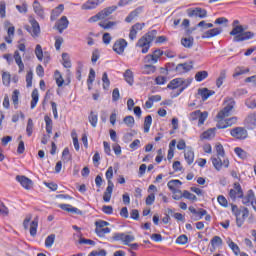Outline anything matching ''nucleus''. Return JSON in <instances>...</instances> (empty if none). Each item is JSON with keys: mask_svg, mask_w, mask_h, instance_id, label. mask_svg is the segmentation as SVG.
Wrapping results in <instances>:
<instances>
[{"mask_svg": "<svg viewBox=\"0 0 256 256\" xmlns=\"http://www.w3.org/2000/svg\"><path fill=\"white\" fill-rule=\"evenodd\" d=\"M233 107H235V100L230 99L229 103L220 112H218L217 119H220V121L216 124L217 129H227V127H231L237 123V117H232L223 121L225 117H229V115H231Z\"/></svg>", "mask_w": 256, "mask_h": 256, "instance_id": "nucleus-1", "label": "nucleus"}, {"mask_svg": "<svg viewBox=\"0 0 256 256\" xmlns=\"http://www.w3.org/2000/svg\"><path fill=\"white\" fill-rule=\"evenodd\" d=\"M192 82L193 79L191 78H175L168 83L167 89H170L171 91L178 89L176 92H172L171 95L173 98L179 97V95H181V93H183V91H185V89H187Z\"/></svg>", "mask_w": 256, "mask_h": 256, "instance_id": "nucleus-2", "label": "nucleus"}, {"mask_svg": "<svg viewBox=\"0 0 256 256\" xmlns=\"http://www.w3.org/2000/svg\"><path fill=\"white\" fill-rule=\"evenodd\" d=\"M216 152L217 157H212V165L214 169H216V171H221L223 167H225V169L229 168V159H221L225 157V149L223 148V145H216Z\"/></svg>", "mask_w": 256, "mask_h": 256, "instance_id": "nucleus-3", "label": "nucleus"}, {"mask_svg": "<svg viewBox=\"0 0 256 256\" xmlns=\"http://www.w3.org/2000/svg\"><path fill=\"white\" fill-rule=\"evenodd\" d=\"M230 35L234 37L233 38L234 43H241V41H249V39H253V37H255V33L251 31L245 32V28H243L242 25L233 26V29L230 32Z\"/></svg>", "mask_w": 256, "mask_h": 256, "instance_id": "nucleus-4", "label": "nucleus"}, {"mask_svg": "<svg viewBox=\"0 0 256 256\" xmlns=\"http://www.w3.org/2000/svg\"><path fill=\"white\" fill-rule=\"evenodd\" d=\"M156 37L157 30H151L138 40L136 47H141V53L143 54L149 53V49H151V43H153Z\"/></svg>", "mask_w": 256, "mask_h": 256, "instance_id": "nucleus-5", "label": "nucleus"}, {"mask_svg": "<svg viewBox=\"0 0 256 256\" xmlns=\"http://www.w3.org/2000/svg\"><path fill=\"white\" fill-rule=\"evenodd\" d=\"M232 213L236 217L237 227H243L245 219L249 217V208L243 207L242 210L235 204H231Z\"/></svg>", "mask_w": 256, "mask_h": 256, "instance_id": "nucleus-6", "label": "nucleus"}, {"mask_svg": "<svg viewBox=\"0 0 256 256\" xmlns=\"http://www.w3.org/2000/svg\"><path fill=\"white\" fill-rule=\"evenodd\" d=\"M3 59L7 61L8 65H12L14 59L16 65H18V73H23V71H25V64L23 63V58H21V53H19V50H16L14 55L4 54Z\"/></svg>", "mask_w": 256, "mask_h": 256, "instance_id": "nucleus-7", "label": "nucleus"}, {"mask_svg": "<svg viewBox=\"0 0 256 256\" xmlns=\"http://www.w3.org/2000/svg\"><path fill=\"white\" fill-rule=\"evenodd\" d=\"M29 23L31 26L26 25L24 26V29H26V31L30 33L31 37H33L34 39H37V37L41 35V26L39 25V22H37L35 18H30Z\"/></svg>", "mask_w": 256, "mask_h": 256, "instance_id": "nucleus-8", "label": "nucleus"}, {"mask_svg": "<svg viewBox=\"0 0 256 256\" xmlns=\"http://www.w3.org/2000/svg\"><path fill=\"white\" fill-rule=\"evenodd\" d=\"M111 240L122 243L123 245H129V243H133V241H135V236L125 234L123 232H115L112 235Z\"/></svg>", "mask_w": 256, "mask_h": 256, "instance_id": "nucleus-9", "label": "nucleus"}, {"mask_svg": "<svg viewBox=\"0 0 256 256\" xmlns=\"http://www.w3.org/2000/svg\"><path fill=\"white\" fill-rule=\"evenodd\" d=\"M231 137H234V139H238L239 141H243L247 139L249 133L247 132V129L243 127H235L230 130Z\"/></svg>", "mask_w": 256, "mask_h": 256, "instance_id": "nucleus-10", "label": "nucleus"}, {"mask_svg": "<svg viewBox=\"0 0 256 256\" xmlns=\"http://www.w3.org/2000/svg\"><path fill=\"white\" fill-rule=\"evenodd\" d=\"M229 197L232 201H236L237 199H241L243 197V188L239 182H235L233 184V188L229 191Z\"/></svg>", "mask_w": 256, "mask_h": 256, "instance_id": "nucleus-11", "label": "nucleus"}, {"mask_svg": "<svg viewBox=\"0 0 256 256\" xmlns=\"http://www.w3.org/2000/svg\"><path fill=\"white\" fill-rule=\"evenodd\" d=\"M161 57H163V51L161 49H156L152 54H148L144 57V63L155 64Z\"/></svg>", "mask_w": 256, "mask_h": 256, "instance_id": "nucleus-12", "label": "nucleus"}, {"mask_svg": "<svg viewBox=\"0 0 256 256\" xmlns=\"http://www.w3.org/2000/svg\"><path fill=\"white\" fill-rule=\"evenodd\" d=\"M188 17H199V19H205L207 17V10L203 8H189L187 10Z\"/></svg>", "mask_w": 256, "mask_h": 256, "instance_id": "nucleus-13", "label": "nucleus"}, {"mask_svg": "<svg viewBox=\"0 0 256 256\" xmlns=\"http://www.w3.org/2000/svg\"><path fill=\"white\" fill-rule=\"evenodd\" d=\"M127 40L120 38L115 41L113 45V51L117 53V55H123L125 53V49L127 48Z\"/></svg>", "mask_w": 256, "mask_h": 256, "instance_id": "nucleus-14", "label": "nucleus"}, {"mask_svg": "<svg viewBox=\"0 0 256 256\" xmlns=\"http://www.w3.org/2000/svg\"><path fill=\"white\" fill-rule=\"evenodd\" d=\"M16 181H18V183H20V185H22V187L24 189H31V187H33V180L32 179H29L28 177L26 176H23V175H17L16 176Z\"/></svg>", "mask_w": 256, "mask_h": 256, "instance_id": "nucleus-15", "label": "nucleus"}, {"mask_svg": "<svg viewBox=\"0 0 256 256\" xmlns=\"http://www.w3.org/2000/svg\"><path fill=\"white\" fill-rule=\"evenodd\" d=\"M244 125L249 130L256 129V113L249 114L244 121Z\"/></svg>", "mask_w": 256, "mask_h": 256, "instance_id": "nucleus-16", "label": "nucleus"}, {"mask_svg": "<svg viewBox=\"0 0 256 256\" xmlns=\"http://www.w3.org/2000/svg\"><path fill=\"white\" fill-rule=\"evenodd\" d=\"M221 33H223V28H213L204 32V34L202 35V39H211L212 37H217V35H221Z\"/></svg>", "mask_w": 256, "mask_h": 256, "instance_id": "nucleus-17", "label": "nucleus"}, {"mask_svg": "<svg viewBox=\"0 0 256 256\" xmlns=\"http://www.w3.org/2000/svg\"><path fill=\"white\" fill-rule=\"evenodd\" d=\"M55 27L58 29L59 33H63L67 27H69V20L67 16H62L57 22Z\"/></svg>", "mask_w": 256, "mask_h": 256, "instance_id": "nucleus-18", "label": "nucleus"}, {"mask_svg": "<svg viewBox=\"0 0 256 256\" xmlns=\"http://www.w3.org/2000/svg\"><path fill=\"white\" fill-rule=\"evenodd\" d=\"M191 69H193V65L189 63L178 64L175 67V71L176 73H178V75H183V73H189Z\"/></svg>", "mask_w": 256, "mask_h": 256, "instance_id": "nucleus-19", "label": "nucleus"}, {"mask_svg": "<svg viewBox=\"0 0 256 256\" xmlns=\"http://www.w3.org/2000/svg\"><path fill=\"white\" fill-rule=\"evenodd\" d=\"M113 187H115V184H113V181H109V184L103 195V201L105 203H109V201H111V195H113Z\"/></svg>", "mask_w": 256, "mask_h": 256, "instance_id": "nucleus-20", "label": "nucleus"}, {"mask_svg": "<svg viewBox=\"0 0 256 256\" xmlns=\"http://www.w3.org/2000/svg\"><path fill=\"white\" fill-rule=\"evenodd\" d=\"M198 95H200L202 101H207L212 95H215V91L208 88H200L198 89Z\"/></svg>", "mask_w": 256, "mask_h": 256, "instance_id": "nucleus-21", "label": "nucleus"}, {"mask_svg": "<svg viewBox=\"0 0 256 256\" xmlns=\"http://www.w3.org/2000/svg\"><path fill=\"white\" fill-rule=\"evenodd\" d=\"M99 3L97 0H88L84 4H82L81 9L83 11H91L92 9H97L99 7Z\"/></svg>", "mask_w": 256, "mask_h": 256, "instance_id": "nucleus-22", "label": "nucleus"}, {"mask_svg": "<svg viewBox=\"0 0 256 256\" xmlns=\"http://www.w3.org/2000/svg\"><path fill=\"white\" fill-rule=\"evenodd\" d=\"M33 10L40 19H45V10H43V6H41L39 1L36 0L33 2Z\"/></svg>", "mask_w": 256, "mask_h": 256, "instance_id": "nucleus-23", "label": "nucleus"}, {"mask_svg": "<svg viewBox=\"0 0 256 256\" xmlns=\"http://www.w3.org/2000/svg\"><path fill=\"white\" fill-rule=\"evenodd\" d=\"M242 199V204L243 205H249L254 199H255V192L253 190H248L247 194H243V197H240Z\"/></svg>", "mask_w": 256, "mask_h": 256, "instance_id": "nucleus-24", "label": "nucleus"}, {"mask_svg": "<svg viewBox=\"0 0 256 256\" xmlns=\"http://www.w3.org/2000/svg\"><path fill=\"white\" fill-rule=\"evenodd\" d=\"M59 208L62 209V211H67L68 213H75L76 215H81V210L73 207L70 204H60Z\"/></svg>", "mask_w": 256, "mask_h": 256, "instance_id": "nucleus-25", "label": "nucleus"}, {"mask_svg": "<svg viewBox=\"0 0 256 256\" xmlns=\"http://www.w3.org/2000/svg\"><path fill=\"white\" fill-rule=\"evenodd\" d=\"M65 9V6L63 4L58 5L54 10H52L50 19L51 21H57V18L59 15L63 13V10Z\"/></svg>", "mask_w": 256, "mask_h": 256, "instance_id": "nucleus-26", "label": "nucleus"}, {"mask_svg": "<svg viewBox=\"0 0 256 256\" xmlns=\"http://www.w3.org/2000/svg\"><path fill=\"white\" fill-rule=\"evenodd\" d=\"M184 158L186 163L189 165H192V163L195 161V152H193V149L188 148L184 152Z\"/></svg>", "mask_w": 256, "mask_h": 256, "instance_id": "nucleus-27", "label": "nucleus"}, {"mask_svg": "<svg viewBox=\"0 0 256 256\" xmlns=\"http://www.w3.org/2000/svg\"><path fill=\"white\" fill-rule=\"evenodd\" d=\"M123 77L128 85L133 86V83H135V76L133 75V71H131V69H127L124 72Z\"/></svg>", "mask_w": 256, "mask_h": 256, "instance_id": "nucleus-28", "label": "nucleus"}, {"mask_svg": "<svg viewBox=\"0 0 256 256\" xmlns=\"http://www.w3.org/2000/svg\"><path fill=\"white\" fill-rule=\"evenodd\" d=\"M116 9H117V6H109L101 10L100 15L102 16V19H107L109 15H113Z\"/></svg>", "mask_w": 256, "mask_h": 256, "instance_id": "nucleus-29", "label": "nucleus"}, {"mask_svg": "<svg viewBox=\"0 0 256 256\" xmlns=\"http://www.w3.org/2000/svg\"><path fill=\"white\" fill-rule=\"evenodd\" d=\"M31 98L30 108L35 109L37 103H39V90H37V88L32 91Z\"/></svg>", "mask_w": 256, "mask_h": 256, "instance_id": "nucleus-30", "label": "nucleus"}, {"mask_svg": "<svg viewBox=\"0 0 256 256\" xmlns=\"http://www.w3.org/2000/svg\"><path fill=\"white\" fill-rule=\"evenodd\" d=\"M249 68H245L243 66H237L235 69H234V73L232 75V77L235 79L241 75H245L247 73H249Z\"/></svg>", "mask_w": 256, "mask_h": 256, "instance_id": "nucleus-31", "label": "nucleus"}, {"mask_svg": "<svg viewBox=\"0 0 256 256\" xmlns=\"http://www.w3.org/2000/svg\"><path fill=\"white\" fill-rule=\"evenodd\" d=\"M181 185H183V182H181L180 180H170L167 183L168 189H170V191H172V192L179 191V189H177V187H181Z\"/></svg>", "mask_w": 256, "mask_h": 256, "instance_id": "nucleus-32", "label": "nucleus"}, {"mask_svg": "<svg viewBox=\"0 0 256 256\" xmlns=\"http://www.w3.org/2000/svg\"><path fill=\"white\" fill-rule=\"evenodd\" d=\"M155 71H157V67L153 66L151 63L144 65L142 68L143 75H152Z\"/></svg>", "mask_w": 256, "mask_h": 256, "instance_id": "nucleus-33", "label": "nucleus"}, {"mask_svg": "<svg viewBox=\"0 0 256 256\" xmlns=\"http://www.w3.org/2000/svg\"><path fill=\"white\" fill-rule=\"evenodd\" d=\"M37 227H39V218H34V221L30 223V235L35 237L37 235Z\"/></svg>", "mask_w": 256, "mask_h": 256, "instance_id": "nucleus-34", "label": "nucleus"}, {"mask_svg": "<svg viewBox=\"0 0 256 256\" xmlns=\"http://www.w3.org/2000/svg\"><path fill=\"white\" fill-rule=\"evenodd\" d=\"M207 77H209V72L203 70V71H199L195 74V80L198 83H201V81H205V79H207Z\"/></svg>", "mask_w": 256, "mask_h": 256, "instance_id": "nucleus-35", "label": "nucleus"}, {"mask_svg": "<svg viewBox=\"0 0 256 256\" xmlns=\"http://www.w3.org/2000/svg\"><path fill=\"white\" fill-rule=\"evenodd\" d=\"M215 131H217L216 128H210L202 133L201 139H213L215 137Z\"/></svg>", "mask_w": 256, "mask_h": 256, "instance_id": "nucleus-36", "label": "nucleus"}, {"mask_svg": "<svg viewBox=\"0 0 256 256\" xmlns=\"http://www.w3.org/2000/svg\"><path fill=\"white\" fill-rule=\"evenodd\" d=\"M152 123L153 117H151V115L146 116L144 120V133H149Z\"/></svg>", "mask_w": 256, "mask_h": 256, "instance_id": "nucleus-37", "label": "nucleus"}, {"mask_svg": "<svg viewBox=\"0 0 256 256\" xmlns=\"http://www.w3.org/2000/svg\"><path fill=\"white\" fill-rule=\"evenodd\" d=\"M193 43H194L193 37L181 39V45H183V47H185L186 49H191V47H193Z\"/></svg>", "mask_w": 256, "mask_h": 256, "instance_id": "nucleus-38", "label": "nucleus"}, {"mask_svg": "<svg viewBox=\"0 0 256 256\" xmlns=\"http://www.w3.org/2000/svg\"><path fill=\"white\" fill-rule=\"evenodd\" d=\"M62 65L65 69H71V59L69 58V54L62 53Z\"/></svg>", "mask_w": 256, "mask_h": 256, "instance_id": "nucleus-39", "label": "nucleus"}, {"mask_svg": "<svg viewBox=\"0 0 256 256\" xmlns=\"http://www.w3.org/2000/svg\"><path fill=\"white\" fill-rule=\"evenodd\" d=\"M2 83L5 87H9L11 85V73L3 72L2 73Z\"/></svg>", "mask_w": 256, "mask_h": 256, "instance_id": "nucleus-40", "label": "nucleus"}, {"mask_svg": "<svg viewBox=\"0 0 256 256\" xmlns=\"http://www.w3.org/2000/svg\"><path fill=\"white\" fill-rule=\"evenodd\" d=\"M95 233L98 237H105L108 233H111V228H95Z\"/></svg>", "mask_w": 256, "mask_h": 256, "instance_id": "nucleus-41", "label": "nucleus"}, {"mask_svg": "<svg viewBox=\"0 0 256 256\" xmlns=\"http://www.w3.org/2000/svg\"><path fill=\"white\" fill-rule=\"evenodd\" d=\"M89 123L92 127H97L98 115L95 112L91 111L88 116Z\"/></svg>", "mask_w": 256, "mask_h": 256, "instance_id": "nucleus-42", "label": "nucleus"}, {"mask_svg": "<svg viewBox=\"0 0 256 256\" xmlns=\"http://www.w3.org/2000/svg\"><path fill=\"white\" fill-rule=\"evenodd\" d=\"M123 123H125L126 126L133 128L135 126V118L131 115L124 117Z\"/></svg>", "mask_w": 256, "mask_h": 256, "instance_id": "nucleus-43", "label": "nucleus"}, {"mask_svg": "<svg viewBox=\"0 0 256 256\" xmlns=\"http://www.w3.org/2000/svg\"><path fill=\"white\" fill-rule=\"evenodd\" d=\"M55 78H56V84L58 87H63V83H65V80L63 79V76L61 75V72L59 70H56L55 73Z\"/></svg>", "mask_w": 256, "mask_h": 256, "instance_id": "nucleus-44", "label": "nucleus"}, {"mask_svg": "<svg viewBox=\"0 0 256 256\" xmlns=\"http://www.w3.org/2000/svg\"><path fill=\"white\" fill-rule=\"evenodd\" d=\"M53 243H55V234H50L45 239V247L50 249V247H53Z\"/></svg>", "mask_w": 256, "mask_h": 256, "instance_id": "nucleus-45", "label": "nucleus"}, {"mask_svg": "<svg viewBox=\"0 0 256 256\" xmlns=\"http://www.w3.org/2000/svg\"><path fill=\"white\" fill-rule=\"evenodd\" d=\"M226 77H227V73L225 72V70H222L220 72V76L216 80V86L218 88L221 87V85H223V82L225 81Z\"/></svg>", "mask_w": 256, "mask_h": 256, "instance_id": "nucleus-46", "label": "nucleus"}, {"mask_svg": "<svg viewBox=\"0 0 256 256\" xmlns=\"http://www.w3.org/2000/svg\"><path fill=\"white\" fill-rule=\"evenodd\" d=\"M139 16V9H135L134 11L130 12L129 15L125 18L126 23H131L135 17Z\"/></svg>", "mask_w": 256, "mask_h": 256, "instance_id": "nucleus-47", "label": "nucleus"}, {"mask_svg": "<svg viewBox=\"0 0 256 256\" xmlns=\"http://www.w3.org/2000/svg\"><path fill=\"white\" fill-rule=\"evenodd\" d=\"M33 127H34L33 119L29 118L26 126V133L28 137H31L33 135Z\"/></svg>", "mask_w": 256, "mask_h": 256, "instance_id": "nucleus-48", "label": "nucleus"}, {"mask_svg": "<svg viewBox=\"0 0 256 256\" xmlns=\"http://www.w3.org/2000/svg\"><path fill=\"white\" fill-rule=\"evenodd\" d=\"M211 245L212 247H221V245H223V239H221L219 236H214L211 239Z\"/></svg>", "mask_w": 256, "mask_h": 256, "instance_id": "nucleus-49", "label": "nucleus"}, {"mask_svg": "<svg viewBox=\"0 0 256 256\" xmlns=\"http://www.w3.org/2000/svg\"><path fill=\"white\" fill-rule=\"evenodd\" d=\"M235 154L240 157V159H247V152L245 150H243L240 147H236L234 149Z\"/></svg>", "mask_w": 256, "mask_h": 256, "instance_id": "nucleus-50", "label": "nucleus"}, {"mask_svg": "<svg viewBox=\"0 0 256 256\" xmlns=\"http://www.w3.org/2000/svg\"><path fill=\"white\" fill-rule=\"evenodd\" d=\"M102 81H103V89H109L111 85V81L109 80V76L107 75V72L103 73Z\"/></svg>", "mask_w": 256, "mask_h": 256, "instance_id": "nucleus-51", "label": "nucleus"}, {"mask_svg": "<svg viewBox=\"0 0 256 256\" xmlns=\"http://www.w3.org/2000/svg\"><path fill=\"white\" fill-rule=\"evenodd\" d=\"M35 55H36L38 61H43V48L39 44L36 45Z\"/></svg>", "mask_w": 256, "mask_h": 256, "instance_id": "nucleus-52", "label": "nucleus"}, {"mask_svg": "<svg viewBox=\"0 0 256 256\" xmlns=\"http://www.w3.org/2000/svg\"><path fill=\"white\" fill-rule=\"evenodd\" d=\"M19 95H20V92L17 89L14 90L12 93V102L15 106V109H17V105H19Z\"/></svg>", "mask_w": 256, "mask_h": 256, "instance_id": "nucleus-53", "label": "nucleus"}, {"mask_svg": "<svg viewBox=\"0 0 256 256\" xmlns=\"http://www.w3.org/2000/svg\"><path fill=\"white\" fill-rule=\"evenodd\" d=\"M183 197H184V199H188L189 201H197V196H195V194H193L187 190L183 191Z\"/></svg>", "mask_w": 256, "mask_h": 256, "instance_id": "nucleus-54", "label": "nucleus"}, {"mask_svg": "<svg viewBox=\"0 0 256 256\" xmlns=\"http://www.w3.org/2000/svg\"><path fill=\"white\" fill-rule=\"evenodd\" d=\"M6 9H7V4L5 3V1H1L0 2V17L2 19H5V17H6Z\"/></svg>", "mask_w": 256, "mask_h": 256, "instance_id": "nucleus-55", "label": "nucleus"}, {"mask_svg": "<svg viewBox=\"0 0 256 256\" xmlns=\"http://www.w3.org/2000/svg\"><path fill=\"white\" fill-rule=\"evenodd\" d=\"M217 201H218L219 205H221V207L229 206V202L227 201V198H225V196H223V195H219L217 198Z\"/></svg>", "mask_w": 256, "mask_h": 256, "instance_id": "nucleus-56", "label": "nucleus"}, {"mask_svg": "<svg viewBox=\"0 0 256 256\" xmlns=\"http://www.w3.org/2000/svg\"><path fill=\"white\" fill-rule=\"evenodd\" d=\"M187 241H189V238H187V235L182 234L176 239V243L178 245H186Z\"/></svg>", "mask_w": 256, "mask_h": 256, "instance_id": "nucleus-57", "label": "nucleus"}, {"mask_svg": "<svg viewBox=\"0 0 256 256\" xmlns=\"http://www.w3.org/2000/svg\"><path fill=\"white\" fill-rule=\"evenodd\" d=\"M207 117H209V112L207 111L202 112V114H200L198 118V125H203L207 120Z\"/></svg>", "mask_w": 256, "mask_h": 256, "instance_id": "nucleus-58", "label": "nucleus"}, {"mask_svg": "<svg viewBox=\"0 0 256 256\" xmlns=\"http://www.w3.org/2000/svg\"><path fill=\"white\" fill-rule=\"evenodd\" d=\"M117 25V22L109 21L108 23L100 22L99 26L102 27V29H111L112 27H115Z\"/></svg>", "mask_w": 256, "mask_h": 256, "instance_id": "nucleus-59", "label": "nucleus"}, {"mask_svg": "<svg viewBox=\"0 0 256 256\" xmlns=\"http://www.w3.org/2000/svg\"><path fill=\"white\" fill-rule=\"evenodd\" d=\"M62 160L66 163L71 161V156L69 155V148H64L62 152Z\"/></svg>", "mask_w": 256, "mask_h": 256, "instance_id": "nucleus-60", "label": "nucleus"}, {"mask_svg": "<svg viewBox=\"0 0 256 256\" xmlns=\"http://www.w3.org/2000/svg\"><path fill=\"white\" fill-rule=\"evenodd\" d=\"M154 82L156 85H165V83H167V78L166 76H157Z\"/></svg>", "mask_w": 256, "mask_h": 256, "instance_id": "nucleus-61", "label": "nucleus"}, {"mask_svg": "<svg viewBox=\"0 0 256 256\" xmlns=\"http://www.w3.org/2000/svg\"><path fill=\"white\" fill-rule=\"evenodd\" d=\"M93 81H95V70L91 68L87 79L88 85H93Z\"/></svg>", "mask_w": 256, "mask_h": 256, "instance_id": "nucleus-62", "label": "nucleus"}, {"mask_svg": "<svg viewBox=\"0 0 256 256\" xmlns=\"http://www.w3.org/2000/svg\"><path fill=\"white\" fill-rule=\"evenodd\" d=\"M121 94L119 93V88H115L112 92V101L117 102L119 101Z\"/></svg>", "mask_w": 256, "mask_h": 256, "instance_id": "nucleus-63", "label": "nucleus"}, {"mask_svg": "<svg viewBox=\"0 0 256 256\" xmlns=\"http://www.w3.org/2000/svg\"><path fill=\"white\" fill-rule=\"evenodd\" d=\"M155 203V194L151 193L146 198V205H153Z\"/></svg>", "mask_w": 256, "mask_h": 256, "instance_id": "nucleus-64", "label": "nucleus"}]
</instances>
